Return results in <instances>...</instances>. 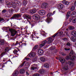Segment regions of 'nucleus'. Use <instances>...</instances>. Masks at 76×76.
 Segmentation results:
<instances>
[{
    "mask_svg": "<svg viewBox=\"0 0 76 76\" xmlns=\"http://www.w3.org/2000/svg\"><path fill=\"white\" fill-rule=\"evenodd\" d=\"M69 29H70V30H73V29H75V28L73 26H70L69 27Z\"/></svg>",
    "mask_w": 76,
    "mask_h": 76,
    "instance_id": "nucleus-25",
    "label": "nucleus"
},
{
    "mask_svg": "<svg viewBox=\"0 0 76 76\" xmlns=\"http://www.w3.org/2000/svg\"><path fill=\"white\" fill-rule=\"evenodd\" d=\"M68 64H70V65L72 64V62L69 61L68 62Z\"/></svg>",
    "mask_w": 76,
    "mask_h": 76,
    "instance_id": "nucleus-50",
    "label": "nucleus"
},
{
    "mask_svg": "<svg viewBox=\"0 0 76 76\" xmlns=\"http://www.w3.org/2000/svg\"><path fill=\"white\" fill-rule=\"evenodd\" d=\"M8 4H10V5H12L14 8H15L16 7V4L15 3L12 2L11 3H10Z\"/></svg>",
    "mask_w": 76,
    "mask_h": 76,
    "instance_id": "nucleus-10",
    "label": "nucleus"
},
{
    "mask_svg": "<svg viewBox=\"0 0 76 76\" xmlns=\"http://www.w3.org/2000/svg\"><path fill=\"white\" fill-rule=\"evenodd\" d=\"M75 6H72L71 7L70 10H71V11H73L75 10Z\"/></svg>",
    "mask_w": 76,
    "mask_h": 76,
    "instance_id": "nucleus-29",
    "label": "nucleus"
},
{
    "mask_svg": "<svg viewBox=\"0 0 76 76\" xmlns=\"http://www.w3.org/2000/svg\"><path fill=\"white\" fill-rule=\"evenodd\" d=\"M42 7H46L47 6V4H46V3H43L42 4Z\"/></svg>",
    "mask_w": 76,
    "mask_h": 76,
    "instance_id": "nucleus-30",
    "label": "nucleus"
},
{
    "mask_svg": "<svg viewBox=\"0 0 76 76\" xmlns=\"http://www.w3.org/2000/svg\"><path fill=\"white\" fill-rule=\"evenodd\" d=\"M60 61L62 63H64L65 62V59L63 58H61L59 59Z\"/></svg>",
    "mask_w": 76,
    "mask_h": 76,
    "instance_id": "nucleus-13",
    "label": "nucleus"
},
{
    "mask_svg": "<svg viewBox=\"0 0 76 76\" xmlns=\"http://www.w3.org/2000/svg\"><path fill=\"white\" fill-rule=\"evenodd\" d=\"M43 37H46V36L44 34H43Z\"/></svg>",
    "mask_w": 76,
    "mask_h": 76,
    "instance_id": "nucleus-59",
    "label": "nucleus"
},
{
    "mask_svg": "<svg viewBox=\"0 0 76 76\" xmlns=\"http://www.w3.org/2000/svg\"><path fill=\"white\" fill-rule=\"evenodd\" d=\"M38 72L40 74H43V73H45V70L44 69H41L38 71Z\"/></svg>",
    "mask_w": 76,
    "mask_h": 76,
    "instance_id": "nucleus-14",
    "label": "nucleus"
},
{
    "mask_svg": "<svg viewBox=\"0 0 76 76\" xmlns=\"http://www.w3.org/2000/svg\"><path fill=\"white\" fill-rule=\"evenodd\" d=\"M33 17L35 20H38L39 19V18H40V17H39V16L38 14L34 15H33Z\"/></svg>",
    "mask_w": 76,
    "mask_h": 76,
    "instance_id": "nucleus-7",
    "label": "nucleus"
},
{
    "mask_svg": "<svg viewBox=\"0 0 76 76\" xmlns=\"http://www.w3.org/2000/svg\"><path fill=\"white\" fill-rule=\"evenodd\" d=\"M37 48H38V45H36L34 47L33 50H36V49H37Z\"/></svg>",
    "mask_w": 76,
    "mask_h": 76,
    "instance_id": "nucleus-33",
    "label": "nucleus"
},
{
    "mask_svg": "<svg viewBox=\"0 0 76 76\" xmlns=\"http://www.w3.org/2000/svg\"><path fill=\"white\" fill-rule=\"evenodd\" d=\"M73 41L74 42H76V38L75 37L74 38V40H73V41Z\"/></svg>",
    "mask_w": 76,
    "mask_h": 76,
    "instance_id": "nucleus-48",
    "label": "nucleus"
},
{
    "mask_svg": "<svg viewBox=\"0 0 76 76\" xmlns=\"http://www.w3.org/2000/svg\"><path fill=\"white\" fill-rule=\"evenodd\" d=\"M51 75H53V72H51Z\"/></svg>",
    "mask_w": 76,
    "mask_h": 76,
    "instance_id": "nucleus-61",
    "label": "nucleus"
},
{
    "mask_svg": "<svg viewBox=\"0 0 76 76\" xmlns=\"http://www.w3.org/2000/svg\"><path fill=\"white\" fill-rule=\"evenodd\" d=\"M19 17H20V14H14L12 17H11L12 19H15V18H18Z\"/></svg>",
    "mask_w": 76,
    "mask_h": 76,
    "instance_id": "nucleus-6",
    "label": "nucleus"
},
{
    "mask_svg": "<svg viewBox=\"0 0 76 76\" xmlns=\"http://www.w3.org/2000/svg\"><path fill=\"white\" fill-rule=\"evenodd\" d=\"M2 20H4V19L0 18V22L2 21Z\"/></svg>",
    "mask_w": 76,
    "mask_h": 76,
    "instance_id": "nucleus-45",
    "label": "nucleus"
},
{
    "mask_svg": "<svg viewBox=\"0 0 76 76\" xmlns=\"http://www.w3.org/2000/svg\"><path fill=\"white\" fill-rule=\"evenodd\" d=\"M53 49H54V48L53 47H51V48H50V50H53Z\"/></svg>",
    "mask_w": 76,
    "mask_h": 76,
    "instance_id": "nucleus-52",
    "label": "nucleus"
},
{
    "mask_svg": "<svg viewBox=\"0 0 76 76\" xmlns=\"http://www.w3.org/2000/svg\"><path fill=\"white\" fill-rule=\"evenodd\" d=\"M35 26V24H31V28H32L33 26Z\"/></svg>",
    "mask_w": 76,
    "mask_h": 76,
    "instance_id": "nucleus-41",
    "label": "nucleus"
},
{
    "mask_svg": "<svg viewBox=\"0 0 76 76\" xmlns=\"http://www.w3.org/2000/svg\"><path fill=\"white\" fill-rule=\"evenodd\" d=\"M44 67H46V68H48L49 67V65L48 64H45L44 65Z\"/></svg>",
    "mask_w": 76,
    "mask_h": 76,
    "instance_id": "nucleus-28",
    "label": "nucleus"
},
{
    "mask_svg": "<svg viewBox=\"0 0 76 76\" xmlns=\"http://www.w3.org/2000/svg\"><path fill=\"white\" fill-rule=\"evenodd\" d=\"M30 13L31 14H33V13H35L37 12V10H31L30 11Z\"/></svg>",
    "mask_w": 76,
    "mask_h": 76,
    "instance_id": "nucleus-12",
    "label": "nucleus"
},
{
    "mask_svg": "<svg viewBox=\"0 0 76 76\" xmlns=\"http://www.w3.org/2000/svg\"><path fill=\"white\" fill-rule=\"evenodd\" d=\"M19 74V71H15L14 73L13 74V76H17Z\"/></svg>",
    "mask_w": 76,
    "mask_h": 76,
    "instance_id": "nucleus-15",
    "label": "nucleus"
},
{
    "mask_svg": "<svg viewBox=\"0 0 76 76\" xmlns=\"http://www.w3.org/2000/svg\"><path fill=\"white\" fill-rule=\"evenodd\" d=\"M53 13L51 12H49L47 15V16L48 17V18L46 20V21L47 22L49 23L50 21H51V18H49L50 17H51V16H53Z\"/></svg>",
    "mask_w": 76,
    "mask_h": 76,
    "instance_id": "nucleus-5",
    "label": "nucleus"
},
{
    "mask_svg": "<svg viewBox=\"0 0 76 76\" xmlns=\"http://www.w3.org/2000/svg\"><path fill=\"white\" fill-rule=\"evenodd\" d=\"M0 2H1V3H3V0H0Z\"/></svg>",
    "mask_w": 76,
    "mask_h": 76,
    "instance_id": "nucleus-56",
    "label": "nucleus"
},
{
    "mask_svg": "<svg viewBox=\"0 0 76 76\" xmlns=\"http://www.w3.org/2000/svg\"><path fill=\"white\" fill-rule=\"evenodd\" d=\"M25 62H23L22 63V64L20 65V67H22V66H23V65H24V64H25Z\"/></svg>",
    "mask_w": 76,
    "mask_h": 76,
    "instance_id": "nucleus-32",
    "label": "nucleus"
},
{
    "mask_svg": "<svg viewBox=\"0 0 76 76\" xmlns=\"http://www.w3.org/2000/svg\"><path fill=\"white\" fill-rule=\"evenodd\" d=\"M54 39L52 38V37H50L47 39L46 40L43 41L42 42V44H40L39 45V47L40 48H42V47H44L46 43H48V44H50L53 41H54Z\"/></svg>",
    "mask_w": 76,
    "mask_h": 76,
    "instance_id": "nucleus-1",
    "label": "nucleus"
},
{
    "mask_svg": "<svg viewBox=\"0 0 76 76\" xmlns=\"http://www.w3.org/2000/svg\"><path fill=\"white\" fill-rule=\"evenodd\" d=\"M8 28H9L8 27H4L3 28V29L4 30H7V29H8Z\"/></svg>",
    "mask_w": 76,
    "mask_h": 76,
    "instance_id": "nucleus-39",
    "label": "nucleus"
},
{
    "mask_svg": "<svg viewBox=\"0 0 76 76\" xmlns=\"http://www.w3.org/2000/svg\"><path fill=\"white\" fill-rule=\"evenodd\" d=\"M19 45V43H18V41H17L16 43H15V45Z\"/></svg>",
    "mask_w": 76,
    "mask_h": 76,
    "instance_id": "nucleus-42",
    "label": "nucleus"
},
{
    "mask_svg": "<svg viewBox=\"0 0 76 76\" xmlns=\"http://www.w3.org/2000/svg\"><path fill=\"white\" fill-rule=\"evenodd\" d=\"M66 45H68V46H70V44L69 43H67Z\"/></svg>",
    "mask_w": 76,
    "mask_h": 76,
    "instance_id": "nucleus-51",
    "label": "nucleus"
},
{
    "mask_svg": "<svg viewBox=\"0 0 76 76\" xmlns=\"http://www.w3.org/2000/svg\"><path fill=\"white\" fill-rule=\"evenodd\" d=\"M76 54L72 50L70 53L69 54V56H67L66 57V60H69L70 58H71L72 60H75V55Z\"/></svg>",
    "mask_w": 76,
    "mask_h": 76,
    "instance_id": "nucleus-2",
    "label": "nucleus"
},
{
    "mask_svg": "<svg viewBox=\"0 0 76 76\" xmlns=\"http://www.w3.org/2000/svg\"><path fill=\"white\" fill-rule=\"evenodd\" d=\"M7 53L4 51V52H3L2 53H1V56H4L5 54H7Z\"/></svg>",
    "mask_w": 76,
    "mask_h": 76,
    "instance_id": "nucleus-35",
    "label": "nucleus"
},
{
    "mask_svg": "<svg viewBox=\"0 0 76 76\" xmlns=\"http://www.w3.org/2000/svg\"><path fill=\"white\" fill-rule=\"evenodd\" d=\"M37 53L38 54H39V55H42V54H43L44 51H43V50L42 49H39L38 50Z\"/></svg>",
    "mask_w": 76,
    "mask_h": 76,
    "instance_id": "nucleus-9",
    "label": "nucleus"
},
{
    "mask_svg": "<svg viewBox=\"0 0 76 76\" xmlns=\"http://www.w3.org/2000/svg\"><path fill=\"white\" fill-rule=\"evenodd\" d=\"M25 59H26V60H29V58H25Z\"/></svg>",
    "mask_w": 76,
    "mask_h": 76,
    "instance_id": "nucleus-58",
    "label": "nucleus"
},
{
    "mask_svg": "<svg viewBox=\"0 0 76 76\" xmlns=\"http://www.w3.org/2000/svg\"><path fill=\"white\" fill-rule=\"evenodd\" d=\"M6 12H7V10H4L2 11V13H6Z\"/></svg>",
    "mask_w": 76,
    "mask_h": 76,
    "instance_id": "nucleus-31",
    "label": "nucleus"
},
{
    "mask_svg": "<svg viewBox=\"0 0 76 76\" xmlns=\"http://www.w3.org/2000/svg\"><path fill=\"white\" fill-rule=\"evenodd\" d=\"M63 4H65V5H69V2H68L67 1L64 0L62 1Z\"/></svg>",
    "mask_w": 76,
    "mask_h": 76,
    "instance_id": "nucleus-11",
    "label": "nucleus"
},
{
    "mask_svg": "<svg viewBox=\"0 0 76 76\" xmlns=\"http://www.w3.org/2000/svg\"><path fill=\"white\" fill-rule=\"evenodd\" d=\"M71 34L72 35L74 36V37H76V31H72Z\"/></svg>",
    "mask_w": 76,
    "mask_h": 76,
    "instance_id": "nucleus-18",
    "label": "nucleus"
},
{
    "mask_svg": "<svg viewBox=\"0 0 76 76\" xmlns=\"http://www.w3.org/2000/svg\"><path fill=\"white\" fill-rule=\"evenodd\" d=\"M4 52L7 53L9 52V47H7L5 48L4 49Z\"/></svg>",
    "mask_w": 76,
    "mask_h": 76,
    "instance_id": "nucleus-22",
    "label": "nucleus"
},
{
    "mask_svg": "<svg viewBox=\"0 0 76 76\" xmlns=\"http://www.w3.org/2000/svg\"><path fill=\"white\" fill-rule=\"evenodd\" d=\"M13 53L14 54H16L17 53H18V50H15L13 51Z\"/></svg>",
    "mask_w": 76,
    "mask_h": 76,
    "instance_id": "nucleus-38",
    "label": "nucleus"
},
{
    "mask_svg": "<svg viewBox=\"0 0 76 76\" xmlns=\"http://www.w3.org/2000/svg\"><path fill=\"white\" fill-rule=\"evenodd\" d=\"M73 41L74 42H76V38L75 37L74 38V40H73V41Z\"/></svg>",
    "mask_w": 76,
    "mask_h": 76,
    "instance_id": "nucleus-47",
    "label": "nucleus"
},
{
    "mask_svg": "<svg viewBox=\"0 0 76 76\" xmlns=\"http://www.w3.org/2000/svg\"><path fill=\"white\" fill-rule=\"evenodd\" d=\"M25 72V70L23 69H21L20 70V73L21 74H23Z\"/></svg>",
    "mask_w": 76,
    "mask_h": 76,
    "instance_id": "nucleus-21",
    "label": "nucleus"
},
{
    "mask_svg": "<svg viewBox=\"0 0 76 76\" xmlns=\"http://www.w3.org/2000/svg\"><path fill=\"white\" fill-rule=\"evenodd\" d=\"M70 11H69L67 12V14H69L70 15Z\"/></svg>",
    "mask_w": 76,
    "mask_h": 76,
    "instance_id": "nucleus-54",
    "label": "nucleus"
},
{
    "mask_svg": "<svg viewBox=\"0 0 76 76\" xmlns=\"http://www.w3.org/2000/svg\"><path fill=\"white\" fill-rule=\"evenodd\" d=\"M4 40L2 39L0 40V44L1 45H4Z\"/></svg>",
    "mask_w": 76,
    "mask_h": 76,
    "instance_id": "nucleus-16",
    "label": "nucleus"
},
{
    "mask_svg": "<svg viewBox=\"0 0 76 76\" xmlns=\"http://www.w3.org/2000/svg\"><path fill=\"white\" fill-rule=\"evenodd\" d=\"M23 3L24 4H26V1H23Z\"/></svg>",
    "mask_w": 76,
    "mask_h": 76,
    "instance_id": "nucleus-43",
    "label": "nucleus"
},
{
    "mask_svg": "<svg viewBox=\"0 0 76 76\" xmlns=\"http://www.w3.org/2000/svg\"><path fill=\"white\" fill-rule=\"evenodd\" d=\"M31 38H34V36H33V35H31Z\"/></svg>",
    "mask_w": 76,
    "mask_h": 76,
    "instance_id": "nucleus-53",
    "label": "nucleus"
},
{
    "mask_svg": "<svg viewBox=\"0 0 76 76\" xmlns=\"http://www.w3.org/2000/svg\"><path fill=\"white\" fill-rule=\"evenodd\" d=\"M61 55H62V56H66V54L64 53H61Z\"/></svg>",
    "mask_w": 76,
    "mask_h": 76,
    "instance_id": "nucleus-40",
    "label": "nucleus"
},
{
    "mask_svg": "<svg viewBox=\"0 0 76 76\" xmlns=\"http://www.w3.org/2000/svg\"><path fill=\"white\" fill-rule=\"evenodd\" d=\"M40 60L41 62H44L45 61V58L44 57H41L40 58Z\"/></svg>",
    "mask_w": 76,
    "mask_h": 76,
    "instance_id": "nucleus-19",
    "label": "nucleus"
},
{
    "mask_svg": "<svg viewBox=\"0 0 76 76\" xmlns=\"http://www.w3.org/2000/svg\"><path fill=\"white\" fill-rule=\"evenodd\" d=\"M59 34L60 35H62V34H63V32L61 31V32H59Z\"/></svg>",
    "mask_w": 76,
    "mask_h": 76,
    "instance_id": "nucleus-55",
    "label": "nucleus"
},
{
    "mask_svg": "<svg viewBox=\"0 0 76 76\" xmlns=\"http://www.w3.org/2000/svg\"><path fill=\"white\" fill-rule=\"evenodd\" d=\"M72 15L73 17H76V12H73L72 13Z\"/></svg>",
    "mask_w": 76,
    "mask_h": 76,
    "instance_id": "nucleus-24",
    "label": "nucleus"
},
{
    "mask_svg": "<svg viewBox=\"0 0 76 76\" xmlns=\"http://www.w3.org/2000/svg\"><path fill=\"white\" fill-rule=\"evenodd\" d=\"M63 69L64 70H68V69H69V68L68 67V66H67V65L65 66L64 67Z\"/></svg>",
    "mask_w": 76,
    "mask_h": 76,
    "instance_id": "nucleus-23",
    "label": "nucleus"
},
{
    "mask_svg": "<svg viewBox=\"0 0 76 76\" xmlns=\"http://www.w3.org/2000/svg\"><path fill=\"white\" fill-rule=\"evenodd\" d=\"M19 36H20V35H19Z\"/></svg>",
    "mask_w": 76,
    "mask_h": 76,
    "instance_id": "nucleus-62",
    "label": "nucleus"
},
{
    "mask_svg": "<svg viewBox=\"0 0 76 76\" xmlns=\"http://www.w3.org/2000/svg\"><path fill=\"white\" fill-rule=\"evenodd\" d=\"M26 74L27 75H29V73L28 72H26Z\"/></svg>",
    "mask_w": 76,
    "mask_h": 76,
    "instance_id": "nucleus-57",
    "label": "nucleus"
},
{
    "mask_svg": "<svg viewBox=\"0 0 76 76\" xmlns=\"http://www.w3.org/2000/svg\"><path fill=\"white\" fill-rule=\"evenodd\" d=\"M8 12L11 13V14H12V13H13V10L12 9H9L8 10Z\"/></svg>",
    "mask_w": 76,
    "mask_h": 76,
    "instance_id": "nucleus-27",
    "label": "nucleus"
},
{
    "mask_svg": "<svg viewBox=\"0 0 76 76\" xmlns=\"http://www.w3.org/2000/svg\"><path fill=\"white\" fill-rule=\"evenodd\" d=\"M63 39L64 41H67V38H64Z\"/></svg>",
    "mask_w": 76,
    "mask_h": 76,
    "instance_id": "nucleus-37",
    "label": "nucleus"
},
{
    "mask_svg": "<svg viewBox=\"0 0 76 76\" xmlns=\"http://www.w3.org/2000/svg\"><path fill=\"white\" fill-rule=\"evenodd\" d=\"M35 55H36L35 53H30L28 55L29 57H30V58L33 57L32 58V59L33 62H34V61H37V58H34V57L35 56Z\"/></svg>",
    "mask_w": 76,
    "mask_h": 76,
    "instance_id": "nucleus-3",
    "label": "nucleus"
},
{
    "mask_svg": "<svg viewBox=\"0 0 76 76\" xmlns=\"http://www.w3.org/2000/svg\"><path fill=\"white\" fill-rule=\"evenodd\" d=\"M31 69L33 70L37 69V65H36V66L32 67L31 68Z\"/></svg>",
    "mask_w": 76,
    "mask_h": 76,
    "instance_id": "nucleus-20",
    "label": "nucleus"
},
{
    "mask_svg": "<svg viewBox=\"0 0 76 76\" xmlns=\"http://www.w3.org/2000/svg\"><path fill=\"white\" fill-rule=\"evenodd\" d=\"M55 13V11H54L53 12V13Z\"/></svg>",
    "mask_w": 76,
    "mask_h": 76,
    "instance_id": "nucleus-60",
    "label": "nucleus"
},
{
    "mask_svg": "<svg viewBox=\"0 0 76 76\" xmlns=\"http://www.w3.org/2000/svg\"><path fill=\"white\" fill-rule=\"evenodd\" d=\"M57 34H58V33L55 34L53 36H52V38H55V37L57 35Z\"/></svg>",
    "mask_w": 76,
    "mask_h": 76,
    "instance_id": "nucleus-36",
    "label": "nucleus"
},
{
    "mask_svg": "<svg viewBox=\"0 0 76 76\" xmlns=\"http://www.w3.org/2000/svg\"><path fill=\"white\" fill-rule=\"evenodd\" d=\"M63 4H59L58 6V8L60 9H63Z\"/></svg>",
    "mask_w": 76,
    "mask_h": 76,
    "instance_id": "nucleus-17",
    "label": "nucleus"
},
{
    "mask_svg": "<svg viewBox=\"0 0 76 76\" xmlns=\"http://www.w3.org/2000/svg\"><path fill=\"white\" fill-rule=\"evenodd\" d=\"M45 11L44 10H40L39 11V14L40 15H43L45 14Z\"/></svg>",
    "mask_w": 76,
    "mask_h": 76,
    "instance_id": "nucleus-8",
    "label": "nucleus"
},
{
    "mask_svg": "<svg viewBox=\"0 0 76 76\" xmlns=\"http://www.w3.org/2000/svg\"><path fill=\"white\" fill-rule=\"evenodd\" d=\"M25 17L26 18H28V19H30L31 18V16H29V15H26Z\"/></svg>",
    "mask_w": 76,
    "mask_h": 76,
    "instance_id": "nucleus-26",
    "label": "nucleus"
},
{
    "mask_svg": "<svg viewBox=\"0 0 76 76\" xmlns=\"http://www.w3.org/2000/svg\"><path fill=\"white\" fill-rule=\"evenodd\" d=\"M64 50L66 51H68L69 50H70V48L67 49V48H64Z\"/></svg>",
    "mask_w": 76,
    "mask_h": 76,
    "instance_id": "nucleus-46",
    "label": "nucleus"
},
{
    "mask_svg": "<svg viewBox=\"0 0 76 76\" xmlns=\"http://www.w3.org/2000/svg\"><path fill=\"white\" fill-rule=\"evenodd\" d=\"M75 37H71V40H72V41H73V40H74V38H75Z\"/></svg>",
    "mask_w": 76,
    "mask_h": 76,
    "instance_id": "nucleus-44",
    "label": "nucleus"
},
{
    "mask_svg": "<svg viewBox=\"0 0 76 76\" xmlns=\"http://www.w3.org/2000/svg\"><path fill=\"white\" fill-rule=\"evenodd\" d=\"M72 22L73 23H76V18H75L73 20Z\"/></svg>",
    "mask_w": 76,
    "mask_h": 76,
    "instance_id": "nucleus-34",
    "label": "nucleus"
},
{
    "mask_svg": "<svg viewBox=\"0 0 76 76\" xmlns=\"http://www.w3.org/2000/svg\"><path fill=\"white\" fill-rule=\"evenodd\" d=\"M9 31L11 32V36H12V37H14V36L16 34V33L17 32V31L15 30L12 28H9Z\"/></svg>",
    "mask_w": 76,
    "mask_h": 76,
    "instance_id": "nucleus-4",
    "label": "nucleus"
},
{
    "mask_svg": "<svg viewBox=\"0 0 76 76\" xmlns=\"http://www.w3.org/2000/svg\"><path fill=\"white\" fill-rule=\"evenodd\" d=\"M70 14H67L66 15V16L67 17H70Z\"/></svg>",
    "mask_w": 76,
    "mask_h": 76,
    "instance_id": "nucleus-49",
    "label": "nucleus"
}]
</instances>
